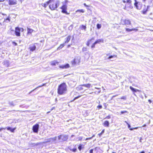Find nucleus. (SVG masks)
Segmentation results:
<instances>
[{"label":"nucleus","mask_w":153,"mask_h":153,"mask_svg":"<svg viewBox=\"0 0 153 153\" xmlns=\"http://www.w3.org/2000/svg\"><path fill=\"white\" fill-rule=\"evenodd\" d=\"M67 91V85L65 82L60 84L58 86L57 92L58 94L62 95L66 93Z\"/></svg>","instance_id":"1"},{"label":"nucleus","mask_w":153,"mask_h":153,"mask_svg":"<svg viewBox=\"0 0 153 153\" xmlns=\"http://www.w3.org/2000/svg\"><path fill=\"white\" fill-rule=\"evenodd\" d=\"M49 8L51 10H56L60 5V1L58 0H49Z\"/></svg>","instance_id":"2"},{"label":"nucleus","mask_w":153,"mask_h":153,"mask_svg":"<svg viewBox=\"0 0 153 153\" xmlns=\"http://www.w3.org/2000/svg\"><path fill=\"white\" fill-rule=\"evenodd\" d=\"M21 30L22 31H24V29L23 28H20L18 27H16L15 28V35L17 36H21L20 30Z\"/></svg>","instance_id":"3"},{"label":"nucleus","mask_w":153,"mask_h":153,"mask_svg":"<svg viewBox=\"0 0 153 153\" xmlns=\"http://www.w3.org/2000/svg\"><path fill=\"white\" fill-rule=\"evenodd\" d=\"M135 2L134 4L135 7L138 10H141L142 8L143 4L141 2H137L136 0H134Z\"/></svg>","instance_id":"4"},{"label":"nucleus","mask_w":153,"mask_h":153,"mask_svg":"<svg viewBox=\"0 0 153 153\" xmlns=\"http://www.w3.org/2000/svg\"><path fill=\"white\" fill-rule=\"evenodd\" d=\"M60 9H62L61 12L62 13L68 15L69 13L67 11V6L66 4H63L60 7Z\"/></svg>","instance_id":"5"},{"label":"nucleus","mask_w":153,"mask_h":153,"mask_svg":"<svg viewBox=\"0 0 153 153\" xmlns=\"http://www.w3.org/2000/svg\"><path fill=\"white\" fill-rule=\"evenodd\" d=\"M104 40L103 39H99L97 40L94 42L93 43L91 46V48H94L95 47V45L97 43H103Z\"/></svg>","instance_id":"6"},{"label":"nucleus","mask_w":153,"mask_h":153,"mask_svg":"<svg viewBox=\"0 0 153 153\" xmlns=\"http://www.w3.org/2000/svg\"><path fill=\"white\" fill-rule=\"evenodd\" d=\"M68 138V135H60L58 136V139L61 140L62 141H66Z\"/></svg>","instance_id":"7"},{"label":"nucleus","mask_w":153,"mask_h":153,"mask_svg":"<svg viewBox=\"0 0 153 153\" xmlns=\"http://www.w3.org/2000/svg\"><path fill=\"white\" fill-rule=\"evenodd\" d=\"M39 127V126L38 124H36L33 125L32 127V130L33 132L34 133H37Z\"/></svg>","instance_id":"8"},{"label":"nucleus","mask_w":153,"mask_h":153,"mask_svg":"<svg viewBox=\"0 0 153 153\" xmlns=\"http://www.w3.org/2000/svg\"><path fill=\"white\" fill-rule=\"evenodd\" d=\"M122 24L127 26L128 25H131V22L129 19H125L122 21Z\"/></svg>","instance_id":"9"},{"label":"nucleus","mask_w":153,"mask_h":153,"mask_svg":"<svg viewBox=\"0 0 153 153\" xmlns=\"http://www.w3.org/2000/svg\"><path fill=\"white\" fill-rule=\"evenodd\" d=\"M129 88H130L131 90V91L134 94V95L135 96H136V94H135V93L136 92H141V90H139V89L134 88L131 86H130L129 87Z\"/></svg>","instance_id":"10"},{"label":"nucleus","mask_w":153,"mask_h":153,"mask_svg":"<svg viewBox=\"0 0 153 153\" xmlns=\"http://www.w3.org/2000/svg\"><path fill=\"white\" fill-rule=\"evenodd\" d=\"M144 7L143 9V10L141 11V13L142 14L144 15L146 14L147 12L149 11V6L146 7L145 5H144Z\"/></svg>","instance_id":"11"},{"label":"nucleus","mask_w":153,"mask_h":153,"mask_svg":"<svg viewBox=\"0 0 153 153\" xmlns=\"http://www.w3.org/2000/svg\"><path fill=\"white\" fill-rule=\"evenodd\" d=\"M8 2L10 5H15L17 4L16 0H8Z\"/></svg>","instance_id":"12"},{"label":"nucleus","mask_w":153,"mask_h":153,"mask_svg":"<svg viewBox=\"0 0 153 153\" xmlns=\"http://www.w3.org/2000/svg\"><path fill=\"white\" fill-rule=\"evenodd\" d=\"M94 40V38L93 37L88 40L87 42L86 45L87 46H89V45L92 44Z\"/></svg>","instance_id":"13"},{"label":"nucleus","mask_w":153,"mask_h":153,"mask_svg":"<svg viewBox=\"0 0 153 153\" xmlns=\"http://www.w3.org/2000/svg\"><path fill=\"white\" fill-rule=\"evenodd\" d=\"M69 67L70 65L68 64H66L64 65H62L59 66V68L61 69H66Z\"/></svg>","instance_id":"14"},{"label":"nucleus","mask_w":153,"mask_h":153,"mask_svg":"<svg viewBox=\"0 0 153 153\" xmlns=\"http://www.w3.org/2000/svg\"><path fill=\"white\" fill-rule=\"evenodd\" d=\"M71 38V35L68 36L65 39V41L64 42V43H68L70 40Z\"/></svg>","instance_id":"15"},{"label":"nucleus","mask_w":153,"mask_h":153,"mask_svg":"<svg viewBox=\"0 0 153 153\" xmlns=\"http://www.w3.org/2000/svg\"><path fill=\"white\" fill-rule=\"evenodd\" d=\"M103 126L105 127H108L109 126V123L108 121L105 120L103 123Z\"/></svg>","instance_id":"16"},{"label":"nucleus","mask_w":153,"mask_h":153,"mask_svg":"<svg viewBox=\"0 0 153 153\" xmlns=\"http://www.w3.org/2000/svg\"><path fill=\"white\" fill-rule=\"evenodd\" d=\"M33 31L34 30L33 29L29 28H27V35L31 34Z\"/></svg>","instance_id":"17"},{"label":"nucleus","mask_w":153,"mask_h":153,"mask_svg":"<svg viewBox=\"0 0 153 153\" xmlns=\"http://www.w3.org/2000/svg\"><path fill=\"white\" fill-rule=\"evenodd\" d=\"M83 87H84V86L83 85V84L80 85L76 87V89L77 90L79 91L83 90L84 89Z\"/></svg>","instance_id":"18"},{"label":"nucleus","mask_w":153,"mask_h":153,"mask_svg":"<svg viewBox=\"0 0 153 153\" xmlns=\"http://www.w3.org/2000/svg\"><path fill=\"white\" fill-rule=\"evenodd\" d=\"M59 63V62L56 60H53L51 62V65L53 66H55L56 64H58Z\"/></svg>","instance_id":"19"},{"label":"nucleus","mask_w":153,"mask_h":153,"mask_svg":"<svg viewBox=\"0 0 153 153\" xmlns=\"http://www.w3.org/2000/svg\"><path fill=\"white\" fill-rule=\"evenodd\" d=\"M125 30L127 32H130L132 31H137V29L136 28H132L131 29H129L128 28H126Z\"/></svg>","instance_id":"20"},{"label":"nucleus","mask_w":153,"mask_h":153,"mask_svg":"<svg viewBox=\"0 0 153 153\" xmlns=\"http://www.w3.org/2000/svg\"><path fill=\"white\" fill-rule=\"evenodd\" d=\"M36 47L35 45H33L32 46L29 47V49L31 51H33L36 49Z\"/></svg>","instance_id":"21"},{"label":"nucleus","mask_w":153,"mask_h":153,"mask_svg":"<svg viewBox=\"0 0 153 153\" xmlns=\"http://www.w3.org/2000/svg\"><path fill=\"white\" fill-rule=\"evenodd\" d=\"M83 85L84 86V87H85L86 88H90L91 87H92V86L91 85V84L90 83H88L86 84H83Z\"/></svg>","instance_id":"22"},{"label":"nucleus","mask_w":153,"mask_h":153,"mask_svg":"<svg viewBox=\"0 0 153 153\" xmlns=\"http://www.w3.org/2000/svg\"><path fill=\"white\" fill-rule=\"evenodd\" d=\"M6 128H7L8 130H9L11 132H13L16 129V128L15 127L14 128H11L10 127H7Z\"/></svg>","instance_id":"23"},{"label":"nucleus","mask_w":153,"mask_h":153,"mask_svg":"<svg viewBox=\"0 0 153 153\" xmlns=\"http://www.w3.org/2000/svg\"><path fill=\"white\" fill-rule=\"evenodd\" d=\"M84 147V145L82 144H80L78 147V149L79 151H80L81 149Z\"/></svg>","instance_id":"24"},{"label":"nucleus","mask_w":153,"mask_h":153,"mask_svg":"<svg viewBox=\"0 0 153 153\" xmlns=\"http://www.w3.org/2000/svg\"><path fill=\"white\" fill-rule=\"evenodd\" d=\"M48 2V0L45 2L43 4H42V6L46 8L48 5L49 6V3Z\"/></svg>","instance_id":"25"},{"label":"nucleus","mask_w":153,"mask_h":153,"mask_svg":"<svg viewBox=\"0 0 153 153\" xmlns=\"http://www.w3.org/2000/svg\"><path fill=\"white\" fill-rule=\"evenodd\" d=\"M123 2L124 3H127L129 4H131V0H123Z\"/></svg>","instance_id":"26"},{"label":"nucleus","mask_w":153,"mask_h":153,"mask_svg":"<svg viewBox=\"0 0 153 153\" xmlns=\"http://www.w3.org/2000/svg\"><path fill=\"white\" fill-rule=\"evenodd\" d=\"M65 44L64 43V42L63 43L60 44L59 45V46L58 47V49H60L62 48L64 46Z\"/></svg>","instance_id":"27"},{"label":"nucleus","mask_w":153,"mask_h":153,"mask_svg":"<svg viewBox=\"0 0 153 153\" xmlns=\"http://www.w3.org/2000/svg\"><path fill=\"white\" fill-rule=\"evenodd\" d=\"M10 21V19L9 16H8L6 19H4V22H9Z\"/></svg>","instance_id":"28"},{"label":"nucleus","mask_w":153,"mask_h":153,"mask_svg":"<svg viewBox=\"0 0 153 153\" xmlns=\"http://www.w3.org/2000/svg\"><path fill=\"white\" fill-rule=\"evenodd\" d=\"M71 63L73 65L76 64V59L74 58L72 61H71Z\"/></svg>","instance_id":"29"},{"label":"nucleus","mask_w":153,"mask_h":153,"mask_svg":"<svg viewBox=\"0 0 153 153\" xmlns=\"http://www.w3.org/2000/svg\"><path fill=\"white\" fill-rule=\"evenodd\" d=\"M80 29L82 30H85L86 29V27L85 26L83 25H82L80 26Z\"/></svg>","instance_id":"30"},{"label":"nucleus","mask_w":153,"mask_h":153,"mask_svg":"<svg viewBox=\"0 0 153 153\" xmlns=\"http://www.w3.org/2000/svg\"><path fill=\"white\" fill-rule=\"evenodd\" d=\"M117 57V55H111V56H109L108 57V59H111V58H112Z\"/></svg>","instance_id":"31"},{"label":"nucleus","mask_w":153,"mask_h":153,"mask_svg":"<svg viewBox=\"0 0 153 153\" xmlns=\"http://www.w3.org/2000/svg\"><path fill=\"white\" fill-rule=\"evenodd\" d=\"M97 28L98 29H99L101 28V25L100 24H97Z\"/></svg>","instance_id":"32"},{"label":"nucleus","mask_w":153,"mask_h":153,"mask_svg":"<svg viewBox=\"0 0 153 153\" xmlns=\"http://www.w3.org/2000/svg\"><path fill=\"white\" fill-rule=\"evenodd\" d=\"M84 11V10L83 9L78 10L76 11V12H79L82 13H83Z\"/></svg>","instance_id":"33"},{"label":"nucleus","mask_w":153,"mask_h":153,"mask_svg":"<svg viewBox=\"0 0 153 153\" xmlns=\"http://www.w3.org/2000/svg\"><path fill=\"white\" fill-rule=\"evenodd\" d=\"M125 123H126V124L127 125H128V128H129V130H130V128H131V126H130V125H129V124L128 122L126 121H125Z\"/></svg>","instance_id":"34"},{"label":"nucleus","mask_w":153,"mask_h":153,"mask_svg":"<svg viewBox=\"0 0 153 153\" xmlns=\"http://www.w3.org/2000/svg\"><path fill=\"white\" fill-rule=\"evenodd\" d=\"M70 150L73 152H75L76 151L77 149L76 148H74L73 149H71Z\"/></svg>","instance_id":"35"},{"label":"nucleus","mask_w":153,"mask_h":153,"mask_svg":"<svg viewBox=\"0 0 153 153\" xmlns=\"http://www.w3.org/2000/svg\"><path fill=\"white\" fill-rule=\"evenodd\" d=\"M104 132V129L102 130L101 132L98 134V135H99L100 137L101 135Z\"/></svg>","instance_id":"36"},{"label":"nucleus","mask_w":153,"mask_h":153,"mask_svg":"<svg viewBox=\"0 0 153 153\" xmlns=\"http://www.w3.org/2000/svg\"><path fill=\"white\" fill-rule=\"evenodd\" d=\"M111 118V115H109L107 116H106L105 118L104 119H110Z\"/></svg>","instance_id":"37"},{"label":"nucleus","mask_w":153,"mask_h":153,"mask_svg":"<svg viewBox=\"0 0 153 153\" xmlns=\"http://www.w3.org/2000/svg\"><path fill=\"white\" fill-rule=\"evenodd\" d=\"M120 99L122 100H126V98L125 96H122L120 98Z\"/></svg>","instance_id":"38"},{"label":"nucleus","mask_w":153,"mask_h":153,"mask_svg":"<svg viewBox=\"0 0 153 153\" xmlns=\"http://www.w3.org/2000/svg\"><path fill=\"white\" fill-rule=\"evenodd\" d=\"M12 43L13 44V45L14 46H16L17 45V43H16L14 41L12 42Z\"/></svg>","instance_id":"39"},{"label":"nucleus","mask_w":153,"mask_h":153,"mask_svg":"<svg viewBox=\"0 0 153 153\" xmlns=\"http://www.w3.org/2000/svg\"><path fill=\"white\" fill-rule=\"evenodd\" d=\"M140 127H134V128H130V130L131 131L134 129H137L138 128H140Z\"/></svg>","instance_id":"40"},{"label":"nucleus","mask_w":153,"mask_h":153,"mask_svg":"<svg viewBox=\"0 0 153 153\" xmlns=\"http://www.w3.org/2000/svg\"><path fill=\"white\" fill-rule=\"evenodd\" d=\"M97 108L98 109H101L102 108V106L101 105H99L97 106Z\"/></svg>","instance_id":"41"},{"label":"nucleus","mask_w":153,"mask_h":153,"mask_svg":"<svg viewBox=\"0 0 153 153\" xmlns=\"http://www.w3.org/2000/svg\"><path fill=\"white\" fill-rule=\"evenodd\" d=\"M121 113V114H123V113H128V112L127 111H121L120 112Z\"/></svg>","instance_id":"42"},{"label":"nucleus","mask_w":153,"mask_h":153,"mask_svg":"<svg viewBox=\"0 0 153 153\" xmlns=\"http://www.w3.org/2000/svg\"><path fill=\"white\" fill-rule=\"evenodd\" d=\"M81 96V95H79V96L77 97H75V98H74V100H75L76 99H78V98H79V97H80Z\"/></svg>","instance_id":"43"},{"label":"nucleus","mask_w":153,"mask_h":153,"mask_svg":"<svg viewBox=\"0 0 153 153\" xmlns=\"http://www.w3.org/2000/svg\"><path fill=\"white\" fill-rule=\"evenodd\" d=\"M93 149H91L89 151V153H93Z\"/></svg>","instance_id":"44"},{"label":"nucleus","mask_w":153,"mask_h":153,"mask_svg":"<svg viewBox=\"0 0 153 153\" xmlns=\"http://www.w3.org/2000/svg\"><path fill=\"white\" fill-rule=\"evenodd\" d=\"M92 139V137H89L86 138L85 139V140H89L91 139Z\"/></svg>","instance_id":"45"},{"label":"nucleus","mask_w":153,"mask_h":153,"mask_svg":"<svg viewBox=\"0 0 153 153\" xmlns=\"http://www.w3.org/2000/svg\"><path fill=\"white\" fill-rule=\"evenodd\" d=\"M86 50V48L83 47L82 48V50L83 51H85Z\"/></svg>","instance_id":"46"},{"label":"nucleus","mask_w":153,"mask_h":153,"mask_svg":"<svg viewBox=\"0 0 153 153\" xmlns=\"http://www.w3.org/2000/svg\"><path fill=\"white\" fill-rule=\"evenodd\" d=\"M6 128H0V131H1L2 130L5 129Z\"/></svg>","instance_id":"47"},{"label":"nucleus","mask_w":153,"mask_h":153,"mask_svg":"<svg viewBox=\"0 0 153 153\" xmlns=\"http://www.w3.org/2000/svg\"><path fill=\"white\" fill-rule=\"evenodd\" d=\"M145 153V152L144 151H143L140 152L139 153Z\"/></svg>","instance_id":"48"},{"label":"nucleus","mask_w":153,"mask_h":153,"mask_svg":"<svg viewBox=\"0 0 153 153\" xmlns=\"http://www.w3.org/2000/svg\"><path fill=\"white\" fill-rule=\"evenodd\" d=\"M68 2V1L67 0H65V3L66 4Z\"/></svg>","instance_id":"49"},{"label":"nucleus","mask_w":153,"mask_h":153,"mask_svg":"<svg viewBox=\"0 0 153 153\" xmlns=\"http://www.w3.org/2000/svg\"><path fill=\"white\" fill-rule=\"evenodd\" d=\"M55 107H52L51 109V111H52L53 110L55 109Z\"/></svg>","instance_id":"50"},{"label":"nucleus","mask_w":153,"mask_h":153,"mask_svg":"<svg viewBox=\"0 0 153 153\" xmlns=\"http://www.w3.org/2000/svg\"><path fill=\"white\" fill-rule=\"evenodd\" d=\"M84 5L86 7H88V5H87L85 3H84Z\"/></svg>","instance_id":"51"},{"label":"nucleus","mask_w":153,"mask_h":153,"mask_svg":"<svg viewBox=\"0 0 153 153\" xmlns=\"http://www.w3.org/2000/svg\"><path fill=\"white\" fill-rule=\"evenodd\" d=\"M148 101L150 103H151L152 102V101L150 100H149Z\"/></svg>","instance_id":"52"},{"label":"nucleus","mask_w":153,"mask_h":153,"mask_svg":"<svg viewBox=\"0 0 153 153\" xmlns=\"http://www.w3.org/2000/svg\"><path fill=\"white\" fill-rule=\"evenodd\" d=\"M146 126V124H144V125H143L142 126V127H145Z\"/></svg>","instance_id":"53"},{"label":"nucleus","mask_w":153,"mask_h":153,"mask_svg":"<svg viewBox=\"0 0 153 153\" xmlns=\"http://www.w3.org/2000/svg\"><path fill=\"white\" fill-rule=\"evenodd\" d=\"M4 1H5V0H0V2H3Z\"/></svg>","instance_id":"54"},{"label":"nucleus","mask_w":153,"mask_h":153,"mask_svg":"<svg viewBox=\"0 0 153 153\" xmlns=\"http://www.w3.org/2000/svg\"><path fill=\"white\" fill-rule=\"evenodd\" d=\"M82 139V137H80V138L79 139V140H81Z\"/></svg>","instance_id":"55"},{"label":"nucleus","mask_w":153,"mask_h":153,"mask_svg":"<svg viewBox=\"0 0 153 153\" xmlns=\"http://www.w3.org/2000/svg\"><path fill=\"white\" fill-rule=\"evenodd\" d=\"M95 137V135L93 134L91 137H92V138L93 137Z\"/></svg>","instance_id":"56"},{"label":"nucleus","mask_w":153,"mask_h":153,"mask_svg":"<svg viewBox=\"0 0 153 153\" xmlns=\"http://www.w3.org/2000/svg\"><path fill=\"white\" fill-rule=\"evenodd\" d=\"M70 45H68L67 47L68 48V47H70Z\"/></svg>","instance_id":"57"},{"label":"nucleus","mask_w":153,"mask_h":153,"mask_svg":"<svg viewBox=\"0 0 153 153\" xmlns=\"http://www.w3.org/2000/svg\"><path fill=\"white\" fill-rule=\"evenodd\" d=\"M97 148V147H95V148H94V150H96Z\"/></svg>","instance_id":"58"},{"label":"nucleus","mask_w":153,"mask_h":153,"mask_svg":"<svg viewBox=\"0 0 153 153\" xmlns=\"http://www.w3.org/2000/svg\"><path fill=\"white\" fill-rule=\"evenodd\" d=\"M74 99H73V100H71V102H73V101H74Z\"/></svg>","instance_id":"59"},{"label":"nucleus","mask_w":153,"mask_h":153,"mask_svg":"<svg viewBox=\"0 0 153 153\" xmlns=\"http://www.w3.org/2000/svg\"><path fill=\"white\" fill-rule=\"evenodd\" d=\"M50 112V111H49L47 112V113L48 114Z\"/></svg>","instance_id":"60"},{"label":"nucleus","mask_w":153,"mask_h":153,"mask_svg":"<svg viewBox=\"0 0 153 153\" xmlns=\"http://www.w3.org/2000/svg\"><path fill=\"white\" fill-rule=\"evenodd\" d=\"M80 62V61L79 60V62Z\"/></svg>","instance_id":"61"},{"label":"nucleus","mask_w":153,"mask_h":153,"mask_svg":"<svg viewBox=\"0 0 153 153\" xmlns=\"http://www.w3.org/2000/svg\"><path fill=\"white\" fill-rule=\"evenodd\" d=\"M49 142V141H47L46 142Z\"/></svg>","instance_id":"62"},{"label":"nucleus","mask_w":153,"mask_h":153,"mask_svg":"<svg viewBox=\"0 0 153 153\" xmlns=\"http://www.w3.org/2000/svg\"><path fill=\"white\" fill-rule=\"evenodd\" d=\"M144 1H146V0H143Z\"/></svg>","instance_id":"63"},{"label":"nucleus","mask_w":153,"mask_h":153,"mask_svg":"<svg viewBox=\"0 0 153 153\" xmlns=\"http://www.w3.org/2000/svg\"><path fill=\"white\" fill-rule=\"evenodd\" d=\"M112 153H115V152H112Z\"/></svg>","instance_id":"64"}]
</instances>
